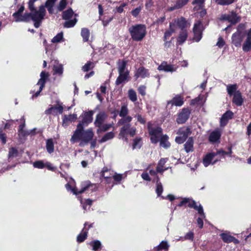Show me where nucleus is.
<instances>
[{"instance_id": "nucleus-43", "label": "nucleus", "mask_w": 251, "mask_h": 251, "mask_svg": "<svg viewBox=\"0 0 251 251\" xmlns=\"http://www.w3.org/2000/svg\"><path fill=\"white\" fill-rule=\"evenodd\" d=\"M128 96L129 100L133 102L136 101L137 100L136 93L132 89H130L128 90Z\"/></svg>"}, {"instance_id": "nucleus-36", "label": "nucleus", "mask_w": 251, "mask_h": 251, "mask_svg": "<svg viewBox=\"0 0 251 251\" xmlns=\"http://www.w3.org/2000/svg\"><path fill=\"white\" fill-rule=\"evenodd\" d=\"M166 161L167 159L165 158H162L160 160L156 168V171L157 173H161L163 172L165 170H167V168L164 169V165L166 162Z\"/></svg>"}, {"instance_id": "nucleus-21", "label": "nucleus", "mask_w": 251, "mask_h": 251, "mask_svg": "<svg viewBox=\"0 0 251 251\" xmlns=\"http://www.w3.org/2000/svg\"><path fill=\"white\" fill-rule=\"evenodd\" d=\"M183 99L179 96H176L173 98L171 100L167 102V106L171 105V106L175 105L176 106H181L183 104Z\"/></svg>"}, {"instance_id": "nucleus-12", "label": "nucleus", "mask_w": 251, "mask_h": 251, "mask_svg": "<svg viewBox=\"0 0 251 251\" xmlns=\"http://www.w3.org/2000/svg\"><path fill=\"white\" fill-rule=\"evenodd\" d=\"M94 112L93 111L88 112H84L80 116L81 120L79 121L78 124H80L81 126H87L92 122L93 115Z\"/></svg>"}, {"instance_id": "nucleus-30", "label": "nucleus", "mask_w": 251, "mask_h": 251, "mask_svg": "<svg viewBox=\"0 0 251 251\" xmlns=\"http://www.w3.org/2000/svg\"><path fill=\"white\" fill-rule=\"evenodd\" d=\"M172 24H175V28H176V26L177 25L179 28H180L181 29V30H185L184 28L186 26V21L185 19L183 17L176 20L174 21V22Z\"/></svg>"}, {"instance_id": "nucleus-22", "label": "nucleus", "mask_w": 251, "mask_h": 251, "mask_svg": "<svg viewBox=\"0 0 251 251\" xmlns=\"http://www.w3.org/2000/svg\"><path fill=\"white\" fill-rule=\"evenodd\" d=\"M106 117L107 115L105 112H100L96 116V120L94 123L95 126L100 127Z\"/></svg>"}, {"instance_id": "nucleus-37", "label": "nucleus", "mask_w": 251, "mask_h": 251, "mask_svg": "<svg viewBox=\"0 0 251 251\" xmlns=\"http://www.w3.org/2000/svg\"><path fill=\"white\" fill-rule=\"evenodd\" d=\"M46 149L49 153L54 151V144L52 139H49L46 141Z\"/></svg>"}, {"instance_id": "nucleus-41", "label": "nucleus", "mask_w": 251, "mask_h": 251, "mask_svg": "<svg viewBox=\"0 0 251 251\" xmlns=\"http://www.w3.org/2000/svg\"><path fill=\"white\" fill-rule=\"evenodd\" d=\"M81 35L84 42H87L89 40L90 36V31L88 28H83L81 29Z\"/></svg>"}, {"instance_id": "nucleus-32", "label": "nucleus", "mask_w": 251, "mask_h": 251, "mask_svg": "<svg viewBox=\"0 0 251 251\" xmlns=\"http://www.w3.org/2000/svg\"><path fill=\"white\" fill-rule=\"evenodd\" d=\"M53 75H58L61 76L63 73V66L61 64L57 63L53 67Z\"/></svg>"}, {"instance_id": "nucleus-42", "label": "nucleus", "mask_w": 251, "mask_h": 251, "mask_svg": "<svg viewBox=\"0 0 251 251\" xmlns=\"http://www.w3.org/2000/svg\"><path fill=\"white\" fill-rule=\"evenodd\" d=\"M122 117V118L120 119L118 123L119 125H123L124 126L126 124H129L132 120V117L129 116H126Z\"/></svg>"}, {"instance_id": "nucleus-40", "label": "nucleus", "mask_w": 251, "mask_h": 251, "mask_svg": "<svg viewBox=\"0 0 251 251\" xmlns=\"http://www.w3.org/2000/svg\"><path fill=\"white\" fill-rule=\"evenodd\" d=\"M126 63H127V62H126V61H125V60L119 61L118 62V70L119 73L125 72L126 71Z\"/></svg>"}, {"instance_id": "nucleus-38", "label": "nucleus", "mask_w": 251, "mask_h": 251, "mask_svg": "<svg viewBox=\"0 0 251 251\" xmlns=\"http://www.w3.org/2000/svg\"><path fill=\"white\" fill-rule=\"evenodd\" d=\"M87 230L86 229H83L81 233L77 237V241L78 242H83L87 236Z\"/></svg>"}, {"instance_id": "nucleus-25", "label": "nucleus", "mask_w": 251, "mask_h": 251, "mask_svg": "<svg viewBox=\"0 0 251 251\" xmlns=\"http://www.w3.org/2000/svg\"><path fill=\"white\" fill-rule=\"evenodd\" d=\"M221 135L219 129H216L211 132L209 136V140L211 143H215L218 141Z\"/></svg>"}, {"instance_id": "nucleus-47", "label": "nucleus", "mask_w": 251, "mask_h": 251, "mask_svg": "<svg viewBox=\"0 0 251 251\" xmlns=\"http://www.w3.org/2000/svg\"><path fill=\"white\" fill-rule=\"evenodd\" d=\"M77 119V115L76 114H70L68 115H65L63 118V121H74Z\"/></svg>"}, {"instance_id": "nucleus-60", "label": "nucleus", "mask_w": 251, "mask_h": 251, "mask_svg": "<svg viewBox=\"0 0 251 251\" xmlns=\"http://www.w3.org/2000/svg\"><path fill=\"white\" fill-rule=\"evenodd\" d=\"M56 106H58V109L59 110V113L62 114L63 111V103L59 100H56L55 101Z\"/></svg>"}, {"instance_id": "nucleus-10", "label": "nucleus", "mask_w": 251, "mask_h": 251, "mask_svg": "<svg viewBox=\"0 0 251 251\" xmlns=\"http://www.w3.org/2000/svg\"><path fill=\"white\" fill-rule=\"evenodd\" d=\"M204 30V27L201 22L197 21L194 25L193 28L194 33V39L196 42L200 41L202 38V33Z\"/></svg>"}, {"instance_id": "nucleus-35", "label": "nucleus", "mask_w": 251, "mask_h": 251, "mask_svg": "<svg viewBox=\"0 0 251 251\" xmlns=\"http://www.w3.org/2000/svg\"><path fill=\"white\" fill-rule=\"evenodd\" d=\"M187 38V32L186 30H182L180 32L177 42L179 44H181L185 42Z\"/></svg>"}, {"instance_id": "nucleus-51", "label": "nucleus", "mask_w": 251, "mask_h": 251, "mask_svg": "<svg viewBox=\"0 0 251 251\" xmlns=\"http://www.w3.org/2000/svg\"><path fill=\"white\" fill-rule=\"evenodd\" d=\"M163 186L160 182H159L157 179L156 181V192L158 196H160L161 194L163 192Z\"/></svg>"}, {"instance_id": "nucleus-11", "label": "nucleus", "mask_w": 251, "mask_h": 251, "mask_svg": "<svg viewBox=\"0 0 251 251\" xmlns=\"http://www.w3.org/2000/svg\"><path fill=\"white\" fill-rule=\"evenodd\" d=\"M24 9V6H21L17 12L13 13V16L15 18V21L16 22L29 21L30 15L28 13H25L23 15H22Z\"/></svg>"}, {"instance_id": "nucleus-18", "label": "nucleus", "mask_w": 251, "mask_h": 251, "mask_svg": "<svg viewBox=\"0 0 251 251\" xmlns=\"http://www.w3.org/2000/svg\"><path fill=\"white\" fill-rule=\"evenodd\" d=\"M177 68V66L174 65L168 64L166 62H162L158 67L160 71H163L166 72H175Z\"/></svg>"}, {"instance_id": "nucleus-58", "label": "nucleus", "mask_w": 251, "mask_h": 251, "mask_svg": "<svg viewBox=\"0 0 251 251\" xmlns=\"http://www.w3.org/2000/svg\"><path fill=\"white\" fill-rule=\"evenodd\" d=\"M202 97L201 96H199L198 98L192 100L191 101V105L195 104H201L203 103V101L202 100Z\"/></svg>"}, {"instance_id": "nucleus-64", "label": "nucleus", "mask_w": 251, "mask_h": 251, "mask_svg": "<svg viewBox=\"0 0 251 251\" xmlns=\"http://www.w3.org/2000/svg\"><path fill=\"white\" fill-rule=\"evenodd\" d=\"M113 178L115 181L119 182L123 178V175L116 174L113 176Z\"/></svg>"}, {"instance_id": "nucleus-28", "label": "nucleus", "mask_w": 251, "mask_h": 251, "mask_svg": "<svg viewBox=\"0 0 251 251\" xmlns=\"http://www.w3.org/2000/svg\"><path fill=\"white\" fill-rule=\"evenodd\" d=\"M119 74V76L118 77L116 81V85H119L122 82H124L125 81L127 80L129 75V72L127 70H126L125 72H122Z\"/></svg>"}, {"instance_id": "nucleus-9", "label": "nucleus", "mask_w": 251, "mask_h": 251, "mask_svg": "<svg viewBox=\"0 0 251 251\" xmlns=\"http://www.w3.org/2000/svg\"><path fill=\"white\" fill-rule=\"evenodd\" d=\"M136 133V128L134 127H131L130 124L125 125L120 130L119 133L120 138L124 139L126 141H127L126 135L129 134L131 136H133Z\"/></svg>"}, {"instance_id": "nucleus-8", "label": "nucleus", "mask_w": 251, "mask_h": 251, "mask_svg": "<svg viewBox=\"0 0 251 251\" xmlns=\"http://www.w3.org/2000/svg\"><path fill=\"white\" fill-rule=\"evenodd\" d=\"M228 150V152H226L223 151H219L217 152V153L213 152L208 153L203 157V164L204 166L206 167L210 164H214L217 162V160H216L213 162H212V160L217 154H222L223 155H224L225 154L230 155L232 153L231 148H229Z\"/></svg>"}, {"instance_id": "nucleus-54", "label": "nucleus", "mask_w": 251, "mask_h": 251, "mask_svg": "<svg viewBox=\"0 0 251 251\" xmlns=\"http://www.w3.org/2000/svg\"><path fill=\"white\" fill-rule=\"evenodd\" d=\"M142 146L141 138H135L133 141V149H139Z\"/></svg>"}, {"instance_id": "nucleus-57", "label": "nucleus", "mask_w": 251, "mask_h": 251, "mask_svg": "<svg viewBox=\"0 0 251 251\" xmlns=\"http://www.w3.org/2000/svg\"><path fill=\"white\" fill-rule=\"evenodd\" d=\"M33 166L38 169L45 168V162L42 160L37 161L33 163Z\"/></svg>"}, {"instance_id": "nucleus-33", "label": "nucleus", "mask_w": 251, "mask_h": 251, "mask_svg": "<svg viewBox=\"0 0 251 251\" xmlns=\"http://www.w3.org/2000/svg\"><path fill=\"white\" fill-rule=\"evenodd\" d=\"M204 0H194L192 4L194 6L193 10L194 11H198L202 9L204 6Z\"/></svg>"}, {"instance_id": "nucleus-56", "label": "nucleus", "mask_w": 251, "mask_h": 251, "mask_svg": "<svg viewBox=\"0 0 251 251\" xmlns=\"http://www.w3.org/2000/svg\"><path fill=\"white\" fill-rule=\"evenodd\" d=\"M80 202L82 205L83 208L86 210L87 206L88 205L90 207L92 204V201L90 199L85 200L84 201L80 200Z\"/></svg>"}, {"instance_id": "nucleus-55", "label": "nucleus", "mask_w": 251, "mask_h": 251, "mask_svg": "<svg viewBox=\"0 0 251 251\" xmlns=\"http://www.w3.org/2000/svg\"><path fill=\"white\" fill-rule=\"evenodd\" d=\"M234 0H216V2L218 4L224 5H228L232 3Z\"/></svg>"}, {"instance_id": "nucleus-24", "label": "nucleus", "mask_w": 251, "mask_h": 251, "mask_svg": "<svg viewBox=\"0 0 251 251\" xmlns=\"http://www.w3.org/2000/svg\"><path fill=\"white\" fill-rule=\"evenodd\" d=\"M188 0H178L174 5L169 7L168 10L172 11L176 9H180L186 4Z\"/></svg>"}, {"instance_id": "nucleus-5", "label": "nucleus", "mask_w": 251, "mask_h": 251, "mask_svg": "<svg viewBox=\"0 0 251 251\" xmlns=\"http://www.w3.org/2000/svg\"><path fill=\"white\" fill-rule=\"evenodd\" d=\"M78 16L77 14H75L72 8H70L62 13V18L66 20L64 26L66 28H70L74 26L77 22L76 17Z\"/></svg>"}, {"instance_id": "nucleus-2", "label": "nucleus", "mask_w": 251, "mask_h": 251, "mask_svg": "<svg viewBox=\"0 0 251 251\" xmlns=\"http://www.w3.org/2000/svg\"><path fill=\"white\" fill-rule=\"evenodd\" d=\"M84 127L78 124L77 128L75 131L70 140L71 142L74 143L77 141H80L79 146L83 147L91 141L94 136V133L92 129H88L84 130Z\"/></svg>"}, {"instance_id": "nucleus-46", "label": "nucleus", "mask_w": 251, "mask_h": 251, "mask_svg": "<svg viewBox=\"0 0 251 251\" xmlns=\"http://www.w3.org/2000/svg\"><path fill=\"white\" fill-rule=\"evenodd\" d=\"M226 89L229 96L233 95L234 93L237 91V85L236 84L228 85L226 86Z\"/></svg>"}, {"instance_id": "nucleus-13", "label": "nucleus", "mask_w": 251, "mask_h": 251, "mask_svg": "<svg viewBox=\"0 0 251 251\" xmlns=\"http://www.w3.org/2000/svg\"><path fill=\"white\" fill-rule=\"evenodd\" d=\"M49 75L48 73H46L45 72L42 71L40 74V78L38 80L37 85L39 86V89L37 91L34 95H33V97H37L39 95L40 93L43 90L44 88L46 80L48 77Z\"/></svg>"}, {"instance_id": "nucleus-15", "label": "nucleus", "mask_w": 251, "mask_h": 251, "mask_svg": "<svg viewBox=\"0 0 251 251\" xmlns=\"http://www.w3.org/2000/svg\"><path fill=\"white\" fill-rule=\"evenodd\" d=\"M221 20H227L232 24H235L240 21V18L237 15L232 12L230 14H224L221 16Z\"/></svg>"}, {"instance_id": "nucleus-27", "label": "nucleus", "mask_w": 251, "mask_h": 251, "mask_svg": "<svg viewBox=\"0 0 251 251\" xmlns=\"http://www.w3.org/2000/svg\"><path fill=\"white\" fill-rule=\"evenodd\" d=\"M233 115V113L230 111L226 112L221 119V126H225L229 120L231 119Z\"/></svg>"}, {"instance_id": "nucleus-34", "label": "nucleus", "mask_w": 251, "mask_h": 251, "mask_svg": "<svg viewBox=\"0 0 251 251\" xmlns=\"http://www.w3.org/2000/svg\"><path fill=\"white\" fill-rule=\"evenodd\" d=\"M59 113L58 106L56 105H50V107L45 110V113L46 115L52 114L56 115Z\"/></svg>"}, {"instance_id": "nucleus-6", "label": "nucleus", "mask_w": 251, "mask_h": 251, "mask_svg": "<svg viewBox=\"0 0 251 251\" xmlns=\"http://www.w3.org/2000/svg\"><path fill=\"white\" fill-rule=\"evenodd\" d=\"M187 204L188 207L193 208L197 210L200 215H201L203 217H205L202 206L201 204L198 206L196 202L190 198H183L182 201L178 204V206H186Z\"/></svg>"}, {"instance_id": "nucleus-14", "label": "nucleus", "mask_w": 251, "mask_h": 251, "mask_svg": "<svg viewBox=\"0 0 251 251\" xmlns=\"http://www.w3.org/2000/svg\"><path fill=\"white\" fill-rule=\"evenodd\" d=\"M191 113V110L187 108H183L181 111L178 114L176 119L178 124H183L188 120Z\"/></svg>"}, {"instance_id": "nucleus-16", "label": "nucleus", "mask_w": 251, "mask_h": 251, "mask_svg": "<svg viewBox=\"0 0 251 251\" xmlns=\"http://www.w3.org/2000/svg\"><path fill=\"white\" fill-rule=\"evenodd\" d=\"M93 186L92 185L87 183L83 186L81 190L78 191L75 188H72L69 183L66 184L65 185V187L68 191H71L74 195H77L87 191L91 187H92Z\"/></svg>"}, {"instance_id": "nucleus-31", "label": "nucleus", "mask_w": 251, "mask_h": 251, "mask_svg": "<svg viewBox=\"0 0 251 251\" xmlns=\"http://www.w3.org/2000/svg\"><path fill=\"white\" fill-rule=\"evenodd\" d=\"M190 133L191 130L188 127L183 126L178 129L177 134L180 136H183L185 138H187Z\"/></svg>"}, {"instance_id": "nucleus-63", "label": "nucleus", "mask_w": 251, "mask_h": 251, "mask_svg": "<svg viewBox=\"0 0 251 251\" xmlns=\"http://www.w3.org/2000/svg\"><path fill=\"white\" fill-rule=\"evenodd\" d=\"M45 167L52 171H54L55 169V167H53L51 163L48 161L45 162Z\"/></svg>"}, {"instance_id": "nucleus-48", "label": "nucleus", "mask_w": 251, "mask_h": 251, "mask_svg": "<svg viewBox=\"0 0 251 251\" xmlns=\"http://www.w3.org/2000/svg\"><path fill=\"white\" fill-rule=\"evenodd\" d=\"M169 245L167 241H162L160 244L157 246L156 248L158 251L164 250L167 251L168 250Z\"/></svg>"}, {"instance_id": "nucleus-62", "label": "nucleus", "mask_w": 251, "mask_h": 251, "mask_svg": "<svg viewBox=\"0 0 251 251\" xmlns=\"http://www.w3.org/2000/svg\"><path fill=\"white\" fill-rule=\"evenodd\" d=\"M146 87L145 85L140 86L138 89L139 93L142 96L146 95Z\"/></svg>"}, {"instance_id": "nucleus-4", "label": "nucleus", "mask_w": 251, "mask_h": 251, "mask_svg": "<svg viewBox=\"0 0 251 251\" xmlns=\"http://www.w3.org/2000/svg\"><path fill=\"white\" fill-rule=\"evenodd\" d=\"M132 39L134 41L142 40L146 34V28L144 25H137L129 28Z\"/></svg>"}, {"instance_id": "nucleus-29", "label": "nucleus", "mask_w": 251, "mask_h": 251, "mask_svg": "<svg viewBox=\"0 0 251 251\" xmlns=\"http://www.w3.org/2000/svg\"><path fill=\"white\" fill-rule=\"evenodd\" d=\"M194 140L192 137L189 138L184 145L185 151L188 153L194 151Z\"/></svg>"}, {"instance_id": "nucleus-3", "label": "nucleus", "mask_w": 251, "mask_h": 251, "mask_svg": "<svg viewBox=\"0 0 251 251\" xmlns=\"http://www.w3.org/2000/svg\"><path fill=\"white\" fill-rule=\"evenodd\" d=\"M31 11V13H28L30 15L29 17V21L31 19L34 22V25L36 28L40 26V24L44 19L46 15V9L45 6L41 5L39 7V10H37L35 9L33 6V9Z\"/></svg>"}, {"instance_id": "nucleus-20", "label": "nucleus", "mask_w": 251, "mask_h": 251, "mask_svg": "<svg viewBox=\"0 0 251 251\" xmlns=\"http://www.w3.org/2000/svg\"><path fill=\"white\" fill-rule=\"evenodd\" d=\"M242 49L245 52H248L251 50V28L247 32V38L243 45Z\"/></svg>"}, {"instance_id": "nucleus-1", "label": "nucleus", "mask_w": 251, "mask_h": 251, "mask_svg": "<svg viewBox=\"0 0 251 251\" xmlns=\"http://www.w3.org/2000/svg\"><path fill=\"white\" fill-rule=\"evenodd\" d=\"M148 128L149 134L151 136V140L152 143H157L160 141V146L164 148H168L170 146L168 141V136L167 135H162V129L158 126H154L151 122L148 123Z\"/></svg>"}, {"instance_id": "nucleus-23", "label": "nucleus", "mask_w": 251, "mask_h": 251, "mask_svg": "<svg viewBox=\"0 0 251 251\" xmlns=\"http://www.w3.org/2000/svg\"><path fill=\"white\" fill-rule=\"evenodd\" d=\"M220 236L224 242L229 243L233 242L235 244L239 243V241L237 239L230 235L228 233H223L220 234Z\"/></svg>"}, {"instance_id": "nucleus-61", "label": "nucleus", "mask_w": 251, "mask_h": 251, "mask_svg": "<svg viewBox=\"0 0 251 251\" xmlns=\"http://www.w3.org/2000/svg\"><path fill=\"white\" fill-rule=\"evenodd\" d=\"M225 45V42L223 38L221 37H219L218 42L216 44V45L220 48H221L224 47Z\"/></svg>"}, {"instance_id": "nucleus-17", "label": "nucleus", "mask_w": 251, "mask_h": 251, "mask_svg": "<svg viewBox=\"0 0 251 251\" xmlns=\"http://www.w3.org/2000/svg\"><path fill=\"white\" fill-rule=\"evenodd\" d=\"M21 121H22L23 123L21 124L19 126L18 130V135L20 138L22 139L23 138L31 134L34 129L31 130H26L24 129V128L25 126V120L24 117L21 119Z\"/></svg>"}, {"instance_id": "nucleus-7", "label": "nucleus", "mask_w": 251, "mask_h": 251, "mask_svg": "<svg viewBox=\"0 0 251 251\" xmlns=\"http://www.w3.org/2000/svg\"><path fill=\"white\" fill-rule=\"evenodd\" d=\"M243 26L241 25L238 26L237 30L233 33L231 37V43L233 45L237 48H240L241 43L245 36L244 29H242Z\"/></svg>"}, {"instance_id": "nucleus-49", "label": "nucleus", "mask_w": 251, "mask_h": 251, "mask_svg": "<svg viewBox=\"0 0 251 251\" xmlns=\"http://www.w3.org/2000/svg\"><path fill=\"white\" fill-rule=\"evenodd\" d=\"M63 39V32H60L58 33L55 37H54L52 40L51 42L53 43H59L61 42Z\"/></svg>"}, {"instance_id": "nucleus-53", "label": "nucleus", "mask_w": 251, "mask_h": 251, "mask_svg": "<svg viewBox=\"0 0 251 251\" xmlns=\"http://www.w3.org/2000/svg\"><path fill=\"white\" fill-rule=\"evenodd\" d=\"M66 0H61L57 6V9L58 11H61L66 7L67 5Z\"/></svg>"}, {"instance_id": "nucleus-44", "label": "nucleus", "mask_w": 251, "mask_h": 251, "mask_svg": "<svg viewBox=\"0 0 251 251\" xmlns=\"http://www.w3.org/2000/svg\"><path fill=\"white\" fill-rule=\"evenodd\" d=\"M89 245L92 247V250L96 251L101 248V244L100 241L95 240L91 242Z\"/></svg>"}, {"instance_id": "nucleus-52", "label": "nucleus", "mask_w": 251, "mask_h": 251, "mask_svg": "<svg viewBox=\"0 0 251 251\" xmlns=\"http://www.w3.org/2000/svg\"><path fill=\"white\" fill-rule=\"evenodd\" d=\"M94 67V63L92 62L89 61L82 67V70L84 72H87L92 69Z\"/></svg>"}, {"instance_id": "nucleus-45", "label": "nucleus", "mask_w": 251, "mask_h": 251, "mask_svg": "<svg viewBox=\"0 0 251 251\" xmlns=\"http://www.w3.org/2000/svg\"><path fill=\"white\" fill-rule=\"evenodd\" d=\"M114 137V133L113 132H109L105 134L100 140V143L105 142L109 140L112 139Z\"/></svg>"}, {"instance_id": "nucleus-50", "label": "nucleus", "mask_w": 251, "mask_h": 251, "mask_svg": "<svg viewBox=\"0 0 251 251\" xmlns=\"http://www.w3.org/2000/svg\"><path fill=\"white\" fill-rule=\"evenodd\" d=\"M128 108L126 104H124L122 106L121 110L119 113V115L120 117H125L127 115L128 113Z\"/></svg>"}, {"instance_id": "nucleus-19", "label": "nucleus", "mask_w": 251, "mask_h": 251, "mask_svg": "<svg viewBox=\"0 0 251 251\" xmlns=\"http://www.w3.org/2000/svg\"><path fill=\"white\" fill-rule=\"evenodd\" d=\"M150 76V73L148 69L143 67H140L135 72V77L136 79L139 77L145 78Z\"/></svg>"}, {"instance_id": "nucleus-26", "label": "nucleus", "mask_w": 251, "mask_h": 251, "mask_svg": "<svg viewBox=\"0 0 251 251\" xmlns=\"http://www.w3.org/2000/svg\"><path fill=\"white\" fill-rule=\"evenodd\" d=\"M232 102L237 106H241L242 105L243 99L241 93L239 91L234 93Z\"/></svg>"}, {"instance_id": "nucleus-39", "label": "nucleus", "mask_w": 251, "mask_h": 251, "mask_svg": "<svg viewBox=\"0 0 251 251\" xmlns=\"http://www.w3.org/2000/svg\"><path fill=\"white\" fill-rule=\"evenodd\" d=\"M176 30L175 29V24H170V30L165 32L164 34V40L166 41L169 38V37L172 35V34Z\"/></svg>"}, {"instance_id": "nucleus-59", "label": "nucleus", "mask_w": 251, "mask_h": 251, "mask_svg": "<svg viewBox=\"0 0 251 251\" xmlns=\"http://www.w3.org/2000/svg\"><path fill=\"white\" fill-rule=\"evenodd\" d=\"M17 154L18 151L16 149L14 148H11L9 149L8 153V156L9 158L15 157L17 155Z\"/></svg>"}]
</instances>
